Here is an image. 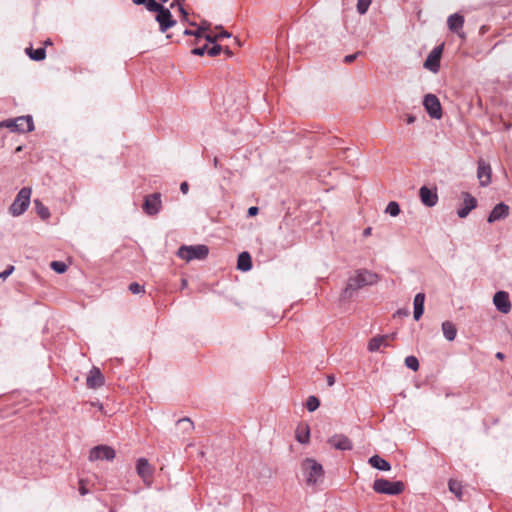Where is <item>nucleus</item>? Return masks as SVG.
<instances>
[{
  "label": "nucleus",
  "mask_w": 512,
  "mask_h": 512,
  "mask_svg": "<svg viewBox=\"0 0 512 512\" xmlns=\"http://www.w3.org/2000/svg\"><path fill=\"white\" fill-rule=\"evenodd\" d=\"M509 215V206L504 202H500L493 207L487 217L488 223H494L499 220L507 218Z\"/></svg>",
  "instance_id": "dca6fc26"
},
{
  "label": "nucleus",
  "mask_w": 512,
  "mask_h": 512,
  "mask_svg": "<svg viewBox=\"0 0 512 512\" xmlns=\"http://www.w3.org/2000/svg\"><path fill=\"white\" fill-rule=\"evenodd\" d=\"M177 424L182 425L184 431H190L194 428L193 422L187 417L179 419Z\"/></svg>",
  "instance_id": "58836bf2"
},
{
  "label": "nucleus",
  "mask_w": 512,
  "mask_h": 512,
  "mask_svg": "<svg viewBox=\"0 0 512 512\" xmlns=\"http://www.w3.org/2000/svg\"><path fill=\"white\" fill-rule=\"evenodd\" d=\"M218 36V39H222V38H229L231 36V34L225 30H223L221 33L217 34Z\"/></svg>",
  "instance_id": "864d4df0"
},
{
  "label": "nucleus",
  "mask_w": 512,
  "mask_h": 512,
  "mask_svg": "<svg viewBox=\"0 0 512 512\" xmlns=\"http://www.w3.org/2000/svg\"><path fill=\"white\" fill-rule=\"evenodd\" d=\"M493 304L497 311L503 314H508L511 310L509 293L504 290L497 291L493 296Z\"/></svg>",
  "instance_id": "9b49d317"
},
{
  "label": "nucleus",
  "mask_w": 512,
  "mask_h": 512,
  "mask_svg": "<svg viewBox=\"0 0 512 512\" xmlns=\"http://www.w3.org/2000/svg\"><path fill=\"white\" fill-rule=\"evenodd\" d=\"M464 24V17L458 13L450 15L447 19V25L450 31L458 32Z\"/></svg>",
  "instance_id": "b1692460"
},
{
  "label": "nucleus",
  "mask_w": 512,
  "mask_h": 512,
  "mask_svg": "<svg viewBox=\"0 0 512 512\" xmlns=\"http://www.w3.org/2000/svg\"><path fill=\"white\" fill-rule=\"evenodd\" d=\"M424 304H425V294L422 292H419L415 295L413 300V317L415 321H418L423 313H424Z\"/></svg>",
  "instance_id": "6ab92c4d"
},
{
  "label": "nucleus",
  "mask_w": 512,
  "mask_h": 512,
  "mask_svg": "<svg viewBox=\"0 0 512 512\" xmlns=\"http://www.w3.org/2000/svg\"><path fill=\"white\" fill-rule=\"evenodd\" d=\"M50 268L58 274H63L67 270V265L63 261H52Z\"/></svg>",
  "instance_id": "f704fd0d"
},
{
  "label": "nucleus",
  "mask_w": 512,
  "mask_h": 512,
  "mask_svg": "<svg viewBox=\"0 0 512 512\" xmlns=\"http://www.w3.org/2000/svg\"><path fill=\"white\" fill-rule=\"evenodd\" d=\"M371 2L372 0H358L356 5L357 12L360 15L366 14L369 6L371 5Z\"/></svg>",
  "instance_id": "72a5a7b5"
},
{
  "label": "nucleus",
  "mask_w": 512,
  "mask_h": 512,
  "mask_svg": "<svg viewBox=\"0 0 512 512\" xmlns=\"http://www.w3.org/2000/svg\"><path fill=\"white\" fill-rule=\"evenodd\" d=\"M326 380H327V385L328 386H333L335 384V376L334 375H327L326 377Z\"/></svg>",
  "instance_id": "3c124183"
},
{
  "label": "nucleus",
  "mask_w": 512,
  "mask_h": 512,
  "mask_svg": "<svg viewBox=\"0 0 512 512\" xmlns=\"http://www.w3.org/2000/svg\"><path fill=\"white\" fill-rule=\"evenodd\" d=\"M385 212L392 217H396L400 214V205L396 201H390L386 206Z\"/></svg>",
  "instance_id": "2f4dec72"
},
{
  "label": "nucleus",
  "mask_w": 512,
  "mask_h": 512,
  "mask_svg": "<svg viewBox=\"0 0 512 512\" xmlns=\"http://www.w3.org/2000/svg\"><path fill=\"white\" fill-rule=\"evenodd\" d=\"M180 191L183 193V194H187L188 191H189V184L184 181L180 184Z\"/></svg>",
  "instance_id": "09e8293b"
},
{
  "label": "nucleus",
  "mask_w": 512,
  "mask_h": 512,
  "mask_svg": "<svg viewBox=\"0 0 512 512\" xmlns=\"http://www.w3.org/2000/svg\"><path fill=\"white\" fill-rule=\"evenodd\" d=\"M16 151H21V146L17 147Z\"/></svg>",
  "instance_id": "338daca9"
},
{
  "label": "nucleus",
  "mask_w": 512,
  "mask_h": 512,
  "mask_svg": "<svg viewBox=\"0 0 512 512\" xmlns=\"http://www.w3.org/2000/svg\"><path fill=\"white\" fill-rule=\"evenodd\" d=\"M371 231H372L371 227L365 228L363 231V236L367 237V236L371 235Z\"/></svg>",
  "instance_id": "4d7b16f0"
},
{
  "label": "nucleus",
  "mask_w": 512,
  "mask_h": 512,
  "mask_svg": "<svg viewBox=\"0 0 512 512\" xmlns=\"http://www.w3.org/2000/svg\"><path fill=\"white\" fill-rule=\"evenodd\" d=\"M463 203L457 210L459 218H466L469 213L477 207V199L472 196L469 192H462Z\"/></svg>",
  "instance_id": "4468645a"
},
{
  "label": "nucleus",
  "mask_w": 512,
  "mask_h": 512,
  "mask_svg": "<svg viewBox=\"0 0 512 512\" xmlns=\"http://www.w3.org/2000/svg\"><path fill=\"white\" fill-rule=\"evenodd\" d=\"M136 471H137V474L142 479L150 478L153 475V468L146 458H139L137 460Z\"/></svg>",
  "instance_id": "a211bd4d"
},
{
  "label": "nucleus",
  "mask_w": 512,
  "mask_h": 512,
  "mask_svg": "<svg viewBox=\"0 0 512 512\" xmlns=\"http://www.w3.org/2000/svg\"><path fill=\"white\" fill-rule=\"evenodd\" d=\"M184 1L185 0H173L170 7L171 8L178 7V9H179V8L183 7Z\"/></svg>",
  "instance_id": "8fccbe9b"
},
{
  "label": "nucleus",
  "mask_w": 512,
  "mask_h": 512,
  "mask_svg": "<svg viewBox=\"0 0 512 512\" xmlns=\"http://www.w3.org/2000/svg\"><path fill=\"white\" fill-rule=\"evenodd\" d=\"M303 469L307 474V482L309 484H316L324 474L322 465L314 459L307 458L303 462Z\"/></svg>",
  "instance_id": "423d86ee"
},
{
  "label": "nucleus",
  "mask_w": 512,
  "mask_h": 512,
  "mask_svg": "<svg viewBox=\"0 0 512 512\" xmlns=\"http://www.w3.org/2000/svg\"><path fill=\"white\" fill-rule=\"evenodd\" d=\"M359 273V275L362 277V281L366 284V285H373L377 282L378 280V276L376 273H373L369 270H366V269H362V270H358L357 271Z\"/></svg>",
  "instance_id": "bb28decb"
},
{
  "label": "nucleus",
  "mask_w": 512,
  "mask_h": 512,
  "mask_svg": "<svg viewBox=\"0 0 512 512\" xmlns=\"http://www.w3.org/2000/svg\"><path fill=\"white\" fill-rule=\"evenodd\" d=\"M442 332H443V335L444 337L448 340V341H453L455 340L456 336H457V328L456 326L450 322V321H444L442 323Z\"/></svg>",
  "instance_id": "393cba45"
},
{
  "label": "nucleus",
  "mask_w": 512,
  "mask_h": 512,
  "mask_svg": "<svg viewBox=\"0 0 512 512\" xmlns=\"http://www.w3.org/2000/svg\"><path fill=\"white\" fill-rule=\"evenodd\" d=\"M328 444L340 451H350L353 449L352 441L344 434H334L328 439Z\"/></svg>",
  "instance_id": "ddd939ff"
},
{
  "label": "nucleus",
  "mask_w": 512,
  "mask_h": 512,
  "mask_svg": "<svg viewBox=\"0 0 512 512\" xmlns=\"http://www.w3.org/2000/svg\"><path fill=\"white\" fill-rule=\"evenodd\" d=\"M221 51H222V46L217 43H214L211 47H208L207 54L210 57H215V56L219 55L221 53Z\"/></svg>",
  "instance_id": "ea45409f"
},
{
  "label": "nucleus",
  "mask_w": 512,
  "mask_h": 512,
  "mask_svg": "<svg viewBox=\"0 0 512 512\" xmlns=\"http://www.w3.org/2000/svg\"><path fill=\"white\" fill-rule=\"evenodd\" d=\"M396 314L399 316H408L409 310L408 309H398Z\"/></svg>",
  "instance_id": "5fc2aeb1"
},
{
  "label": "nucleus",
  "mask_w": 512,
  "mask_h": 512,
  "mask_svg": "<svg viewBox=\"0 0 512 512\" xmlns=\"http://www.w3.org/2000/svg\"><path fill=\"white\" fill-rule=\"evenodd\" d=\"M128 290L132 294H141L145 292L144 286L139 284L138 282H132L128 286Z\"/></svg>",
  "instance_id": "4c0bfd02"
},
{
  "label": "nucleus",
  "mask_w": 512,
  "mask_h": 512,
  "mask_svg": "<svg viewBox=\"0 0 512 512\" xmlns=\"http://www.w3.org/2000/svg\"><path fill=\"white\" fill-rule=\"evenodd\" d=\"M495 356L499 360H503L505 358V355L502 352H497Z\"/></svg>",
  "instance_id": "13d9d810"
},
{
  "label": "nucleus",
  "mask_w": 512,
  "mask_h": 512,
  "mask_svg": "<svg viewBox=\"0 0 512 512\" xmlns=\"http://www.w3.org/2000/svg\"><path fill=\"white\" fill-rule=\"evenodd\" d=\"M448 486H449L450 492L453 493L459 499H461V497H462V485H461V483L459 481H457V480L450 479L449 483H448Z\"/></svg>",
  "instance_id": "c756f323"
},
{
  "label": "nucleus",
  "mask_w": 512,
  "mask_h": 512,
  "mask_svg": "<svg viewBox=\"0 0 512 512\" xmlns=\"http://www.w3.org/2000/svg\"><path fill=\"white\" fill-rule=\"evenodd\" d=\"M203 38H205V40L207 41L206 44H208V43L214 44L218 40V36L217 35H211V34H206V35L203 36Z\"/></svg>",
  "instance_id": "a18cd8bd"
},
{
  "label": "nucleus",
  "mask_w": 512,
  "mask_h": 512,
  "mask_svg": "<svg viewBox=\"0 0 512 512\" xmlns=\"http://www.w3.org/2000/svg\"><path fill=\"white\" fill-rule=\"evenodd\" d=\"M136 5H143L150 11L152 8L157 7L158 2L156 0H133Z\"/></svg>",
  "instance_id": "e433bc0d"
},
{
  "label": "nucleus",
  "mask_w": 512,
  "mask_h": 512,
  "mask_svg": "<svg viewBox=\"0 0 512 512\" xmlns=\"http://www.w3.org/2000/svg\"><path fill=\"white\" fill-rule=\"evenodd\" d=\"M208 50V44H204L199 47H195L191 50V53L196 56H203L205 53H207Z\"/></svg>",
  "instance_id": "a19ab883"
},
{
  "label": "nucleus",
  "mask_w": 512,
  "mask_h": 512,
  "mask_svg": "<svg viewBox=\"0 0 512 512\" xmlns=\"http://www.w3.org/2000/svg\"><path fill=\"white\" fill-rule=\"evenodd\" d=\"M224 52L228 57H231L233 55L232 51L229 48H226Z\"/></svg>",
  "instance_id": "052dcab7"
},
{
  "label": "nucleus",
  "mask_w": 512,
  "mask_h": 512,
  "mask_svg": "<svg viewBox=\"0 0 512 512\" xmlns=\"http://www.w3.org/2000/svg\"><path fill=\"white\" fill-rule=\"evenodd\" d=\"M358 289H360V285L357 284L352 277H350L346 283L345 288L341 292L340 299L342 301H346L352 298Z\"/></svg>",
  "instance_id": "412c9836"
},
{
  "label": "nucleus",
  "mask_w": 512,
  "mask_h": 512,
  "mask_svg": "<svg viewBox=\"0 0 512 512\" xmlns=\"http://www.w3.org/2000/svg\"><path fill=\"white\" fill-rule=\"evenodd\" d=\"M183 35H185V36H192V30H190V29H185V30L183 31Z\"/></svg>",
  "instance_id": "bf43d9fd"
},
{
  "label": "nucleus",
  "mask_w": 512,
  "mask_h": 512,
  "mask_svg": "<svg viewBox=\"0 0 512 512\" xmlns=\"http://www.w3.org/2000/svg\"><path fill=\"white\" fill-rule=\"evenodd\" d=\"M26 54L29 56L31 60L41 61L46 57V49L45 47H39L37 49H33L32 47H28L25 49Z\"/></svg>",
  "instance_id": "a878e982"
},
{
  "label": "nucleus",
  "mask_w": 512,
  "mask_h": 512,
  "mask_svg": "<svg viewBox=\"0 0 512 512\" xmlns=\"http://www.w3.org/2000/svg\"><path fill=\"white\" fill-rule=\"evenodd\" d=\"M213 166H214L215 168H221V167H222V166H221V164H220V162H219V159H218L217 157H215V158L213 159Z\"/></svg>",
  "instance_id": "6e6d98bb"
},
{
  "label": "nucleus",
  "mask_w": 512,
  "mask_h": 512,
  "mask_svg": "<svg viewBox=\"0 0 512 512\" xmlns=\"http://www.w3.org/2000/svg\"><path fill=\"white\" fill-rule=\"evenodd\" d=\"M15 270L13 265H8L3 272H0V279H6L9 277Z\"/></svg>",
  "instance_id": "37998d69"
},
{
  "label": "nucleus",
  "mask_w": 512,
  "mask_h": 512,
  "mask_svg": "<svg viewBox=\"0 0 512 512\" xmlns=\"http://www.w3.org/2000/svg\"><path fill=\"white\" fill-rule=\"evenodd\" d=\"M419 197L423 205L426 207H434L438 202V194L436 187L429 188L422 186L419 189Z\"/></svg>",
  "instance_id": "f8f14e48"
},
{
  "label": "nucleus",
  "mask_w": 512,
  "mask_h": 512,
  "mask_svg": "<svg viewBox=\"0 0 512 512\" xmlns=\"http://www.w3.org/2000/svg\"><path fill=\"white\" fill-rule=\"evenodd\" d=\"M368 463L374 469L380 471H389L391 470V464L384 458L379 455H373L369 458Z\"/></svg>",
  "instance_id": "4be33fe9"
},
{
  "label": "nucleus",
  "mask_w": 512,
  "mask_h": 512,
  "mask_svg": "<svg viewBox=\"0 0 512 512\" xmlns=\"http://www.w3.org/2000/svg\"><path fill=\"white\" fill-rule=\"evenodd\" d=\"M237 269L243 272H247L252 269V258L247 251H243L238 255Z\"/></svg>",
  "instance_id": "5701e85b"
},
{
  "label": "nucleus",
  "mask_w": 512,
  "mask_h": 512,
  "mask_svg": "<svg viewBox=\"0 0 512 512\" xmlns=\"http://www.w3.org/2000/svg\"><path fill=\"white\" fill-rule=\"evenodd\" d=\"M32 189L30 187H23L17 193L16 198L9 207V212L13 216L22 215L30 205Z\"/></svg>",
  "instance_id": "20e7f679"
},
{
  "label": "nucleus",
  "mask_w": 512,
  "mask_h": 512,
  "mask_svg": "<svg viewBox=\"0 0 512 512\" xmlns=\"http://www.w3.org/2000/svg\"><path fill=\"white\" fill-rule=\"evenodd\" d=\"M415 121H416V116H414L412 114H408L406 116V123L407 124H413Z\"/></svg>",
  "instance_id": "603ef678"
},
{
  "label": "nucleus",
  "mask_w": 512,
  "mask_h": 512,
  "mask_svg": "<svg viewBox=\"0 0 512 512\" xmlns=\"http://www.w3.org/2000/svg\"><path fill=\"white\" fill-rule=\"evenodd\" d=\"M491 166L489 163L480 159L477 167V177L479 179L480 186L486 187L491 183Z\"/></svg>",
  "instance_id": "2eb2a0df"
},
{
  "label": "nucleus",
  "mask_w": 512,
  "mask_h": 512,
  "mask_svg": "<svg viewBox=\"0 0 512 512\" xmlns=\"http://www.w3.org/2000/svg\"><path fill=\"white\" fill-rule=\"evenodd\" d=\"M423 106L431 118L440 119L442 117L441 103L436 95L426 94L423 99Z\"/></svg>",
  "instance_id": "6e6552de"
},
{
  "label": "nucleus",
  "mask_w": 512,
  "mask_h": 512,
  "mask_svg": "<svg viewBox=\"0 0 512 512\" xmlns=\"http://www.w3.org/2000/svg\"><path fill=\"white\" fill-rule=\"evenodd\" d=\"M149 12H155V20L159 24V30L165 33L168 29L176 25V20L173 18L169 8L163 6L161 3L157 7L152 8Z\"/></svg>",
  "instance_id": "39448f33"
},
{
  "label": "nucleus",
  "mask_w": 512,
  "mask_h": 512,
  "mask_svg": "<svg viewBox=\"0 0 512 512\" xmlns=\"http://www.w3.org/2000/svg\"><path fill=\"white\" fill-rule=\"evenodd\" d=\"M142 208L147 215L154 216L158 214L161 209V194L152 193L145 196Z\"/></svg>",
  "instance_id": "9d476101"
},
{
  "label": "nucleus",
  "mask_w": 512,
  "mask_h": 512,
  "mask_svg": "<svg viewBox=\"0 0 512 512\" xmlns=\"http://www.w3.org/2000/svg\"><path fill=\"white\" fill-rule=\"evenodd\" d=\"M309 438H310V430H309L308 425H306L304 427L303 432H300L299 430L296 431V439L299 443L306 444L309 442Z\"/></svg>",
  "instance_id": "473e14b6"
},
{
  "label": "nucleus",
  "mask_w": 512,
  "mask_h": 512,
  "mask_svg": "<svg viewBox=\"0 0 512 512\" xmlns=\"http://www.w3.org/2000/svg\"><path fill=\"white\" fill-rule=\"evenodd\" d=\"M46 44H51L50 39H48V40L46 41Z\"/></svg>",
  "instance_id": "69168bd1"
},
{
  "label": "nucleus",
  "mask_w": 512,
  "mask_h": 512,
  "mask_svg": "<svg viewBox=\"0 0 512 512\" xmlns=\"http://www.w3.org/2000/svg\"><path fill=\"white\" fill-rule=\"evenodd\" d=\"M115 450L107 445H97L89 452V461L107 460L112 461L115 458Z\"/></svg>",
  "instance_id": "1a4fd4ad"
},
{
  "label": "nucleus",
  "mask_w": 512,
  "mask_h": 512,
  "mask_svg": "<svg viewBox=\"0 0 512 512\" xmlns=\"http://www.w3.org/2000/svg\"><path fill=\"white\" fill-rule=\"evenodd\" d=\"M0 126L9 128L12 132L18 133L31 132L34 130V122L31 115L4 120L0 123Z\"/></svg>",
  "instance_id": "7ed1b4c3"
},
{
  "label": "nucleus",
  "mask_w": 512,
  "mask_h": 512,
  "mask_svg": "<svg viewBox=\"0 0 512 512\" xmlns=\"http://www.w3.org/2000/svg\"><path fill=\"white\" fill-rule=\"evenodd\" d=\"M80 492H81V494H83V495H84V494H86V490H85V488H80Z\"/></svg>",
  "instance_id": "e2e57ef3"
},
{
  "label": "nucleus",
  "mask_w": 512,
  "mask_h": 512,
  "mask_svg": "<svg viewBox=\"0 0 512 512\" xmlns=\"http://www.w3.org/2000/svg\"><path fill=\"white\" fill-rule=\"evenodd\" d=\"M389 335H378L371 338L368 342L367 349L369 352H377L380 347L383 345L385 347L390 346L387 342Z\"/></svg>",
  "instance_id": "aec40b11"
},
{
  "label": "nucleus",
  "mask_w": 512,
  "mask_h": 512,
  "mask_svg": "<svg viewBox=\"0 0 512 512\" xmlns=\"http://www.w3.org/2000/svg\"><path fill=\"white\" fill-rule=\"evenodd\" d=\"M209 254V247L204 244L182 245L179 247L176 255L186 261L204 260Z\"/></svg>",
  "instance_id": "f03ea898"
},
{
  "label": "nucleus",
  "mask_w": 512,
  "mask_h": 512,
  "mask_svg": "<svg viewBox=\"0 0 512 512\" xmlns=\"http://www.w3.org/2000/svg\"><path fill=\"white\" fill-rule=\"evenodd\" d=\"M305 406L309 412H314L320 407V399L317 396L311 395L307 398Z\"/></svg>",
  "instance_id": "7c9ffc66"
},
{
  "label": "nucleus",
  "mask_w": 512,
  "mask_h": 512,
  "mask_svg": "<svg viewBox=\"0 0 512 512\" xmlns=\"http://www.w3.org/2000/svg\"><path fill=\"white\" fill-rule=\"evenodd\" d=\"M210 24L207 21H202L196 30H192V36L195 37V42H198L204 36V31L208 30Z\"/></svg>",
  "instance_id": "c85d7f7f"
},
{
  "label": "nucleus",
  "mask_w": 512,
  "mask_h": 512,
  "mask_svg": "<svg viewBox=\"0 0 512 512\" xmlns=\"http://www.w3.org/2000/svg\"><path fill=\"white\" fill-rule=\"evenodd\" d=\"M364 52L362 51H357L353 54H349V55H346L343 59L344 63L346 64H350L352 63L353 61H355L360 55H363Z\"/></svg>",
  "instance_id": "79ce46f5"
},
{
  "label": "nucleus",
  "mask_w": 512,
  "mask_h": 512,
  "mask_svg": "<svg viewBox=\"0 0 512 512\" xmlns=\"http://www.w3.org/2000/svg\"><path fill=\"white\" fill-rule=\"evenodd\" d=\"M444 44H440L435 46L432 51L428 54L427 58L424 61V68L436 73L440 69L441 56L443 53Z\"/></svg>",
  "instance_id": "0eeeda50"
},
{
  "label": "nucleus",
  "mask_w": 512,
  "mask_h": 512,
  "mask_svg": "<svg viewBox=\"0 0 512 512\" xmlns=\"http://www.w3.org/2000/svg\"><path fill=\"white\" fill-rule=\"evenodd\" d=\"M167 1H168V0H159V2H158V3H161V4L163 5V4H164V3H166Z\"/></svg>",
  "instance_id": "0e129e2a"
},
{
  "label": "nucleus",
  "mask_w": 512,
  "mask_h": 512,
  "mask_svg": "<svg viewBox=\"0 0 512 512\" xmlns=\"http://www.w3.org/2000/svg\"><path fill=\"white\" fill-rule=\"evenodd\" d=\"M357 284L360 285V288L364 287V286H367L363 281H362V277L359 275L358 272H356V274L354 276H351Z\"/></svg>",
  "instance_id": "de8ad7c7"
},
{
  "label": "nucleus",
  "mask_w": 512,
  "mask_h": 512,
  "mask_svg": "<svg viewBox=\"0 0 512 512\" xmlns=\"http://www.w3.org/2000/svg\"><path fill=\"white\" fill-rule=\"evenodd\" d=\"M104 383H105L104 375L102 374V372L100 371L99 368L94 366L90 370V373L86 379L87 387L91 388V389H96V388L103 386Z\"/></svg>",
  "instance_id": "f3484780"
},
{
  "label": "nucleus",
  "mask_w": 512,
  "mask_h": 512,
  "mask_svg": "<svg viewBox=\"0 0 512 512\" xmlns=\"http://www.w3.org/2000/svg\"><path fill=\"white\" fill-rule=\"evenodd\" d=\"M259 213V208L257 206H251L248 208L247 216L254 217Z\"/></svg>",
  "instance_id": "49530a36"
},
{
  "label": "nucleus",
  "mask_w": 512,
  "mask_h": 512,
  "mask_svg": "<svg viewBox=\"0 0 512 512\" xmlns=\"http://www.w3.org/2000/svg\"><path fill=\"white\" fill-rule=\"evenodd\" d=\"M388 335H389L388 339H395V337H396L395 333L388 334Z\"/></svg>",
  "instance_id": "680f3d73"
},
{
  "label": "nucleus",
  "mask_w": 512,
  "mask_h": 512,
  "mask_svg": "<svg viewBox=\"0 0 512 512\" xmlns=\"http://www.w3.org/2000/svg\"><path fill=\"white\" fill-rule=\"evenodd\" d=\"M178 10H179V12L181 13L182 20L187 21V22H188V24H189V25H191V26H197V24H196L195 22H190V21H188V13H187V11L185 10L184 6H183V7H181V8H179Z\"/></svg>",
  "instance_id": "c03bdc74"
},
{
  "label": "nucleus",
  "mask_w": 512,
  "mask_h": 512,
  "mask_svg": "<svg viewBox=\"0 0 512 512\" xmlns=\"http://www.w3.org/2000/svg\"><path fill=\"white\" fill-rule=\"evenodd\" d=\"M404 489L405 484L400 480L391 481L386 478H377L373 482V490L379 494L397 496L401 494Z\"/></svg>",
  "instance_id": "f257e3e1"
},
{
  "label": "nucleus",
  "mask_w": 512,
  "mask_h": 512,
  "mask_svg": "<svg viewBox=\"0 0 512 512\" xmlns=\"http://www.w3.org/2000/svg\"><path fill=\"white\" fill-rule=\"evenodd\" d=\"M34 205L36 212L41 217V219L46 220L50 217L49 209L40 200H34Z\"/></svg>",
  "instance_id": "cd10ccee"
},
{
  "label": "nucleus",
  "mask_w": 512,
  "mask_h": 512,
  "mask_svg": "<svg viewBox=\"0 0 512 512\" xmlns=\"http://www.w3.org/2000/svg\"><path fill=\"white\" fill-rule=\"evenodd\" d=\"M405 365L407 368L412 371H417L419 369V361L417 357L410 355L405 358Z\"/></svg>",
  "instance_id": "c9c22d12"
}]
</instances>
